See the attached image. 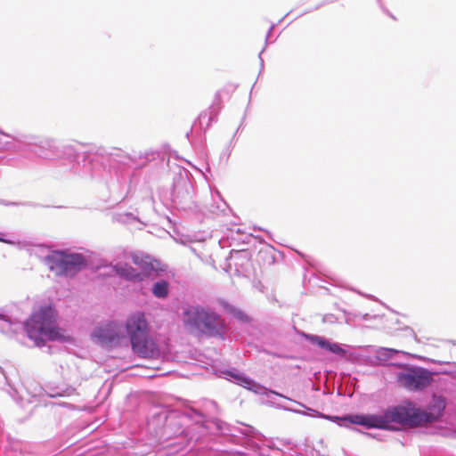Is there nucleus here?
<instances>
[{
	"instance_id": "a878e982",
	"label": "nucleus",
	"mask_w": 456,
	"mask_h": 456,
	"mask_svg": "<svg viewBox=\"0 0 456 456\" xmlns=\"http://www.w3.org/2000/svg\"><path fill=\"white\" fill-rule=\"evenodd\" d=\"M4 436V424H3L2 420L0 419V442L3 440Z\"/></svg>"
},
{
	"instance_id": "4468645a",
	"label": "nucleus",
	"mask_w": 456,
	"mask_h": 456,
	"mask_svg": "<svg viewBox=\"0 0 456 456\" xmlns=\"http://www.w3.org/2000/svg\"><path fill=\"white\" fill-rule=\"evenodd\" d=\"M9 386L8 393L12 397V399L20 404L21 407H24L25 404L31 403L34 402L33 399H35V395H30L27 390L24 389H18L16 387H12V386Z\"/></svg>"
},
{
	"instance_id": "c85d7f7f",
	"label": "nucleus",
	"mask_w": 456,
	"mask_h": 456,
	"mask_svg": "<svg viewBox=\"0 0 456 456\" xmlns=\"http://www.w3.org/2000/svg\"><path fill=\"white\" fill-rule=\"evenodd\" d=\"M207 116H208V114H207V113L201 114V115L200 116V122H202V120H203L204 118H207Z\"/></svg>"
},
{
	"instance_id": "6ab92c4d",
	"label": "nucleus",
	"mask_w": 456,
	"mask_h": 456,
	"mask_svg": "<svg viewBox=\"0 0 456 456\" xmlns=\"http://www.w3.org/2000/svg\"><path fill=\"white\" fill-rule=\"evenodd\" d=\"M76 394V388L71 386L58 387L49 393L50 397L70 396Z\"/></svg>"
},
{
	"instance_id": "412c9836",
	"label": "nucleus",
	"mask_w": 456,
	"mask_h": 456,
	"mask_svg": "<svg viewBox=\"0 0 456 456\" xmlns=\"http://www.w3.org/2000/svg\"><path fill=\"white\" fill-rule=\"evenodd\" d=\"M0 322H2L6 326H12L14 324H18L20 322L16 318H12V316L5 314L4 311L0 312ZM0 329L4 331V326L0 325Z\"/></svg>"
},
{
	"instance_id": "423d86ee",
	"label": "nucleus",
	"mask_w": 456,
	"mask_h": 456,
	"mask_svg": "<svg viewBox=\"0 0 456 456\" xmlns=\"http://www.w3.org/2000/svg\"><path fill=\"white\" fill-rule=\"evenodd\" d=\"M28 337L35 342L37 346H41L46 340H54L58 338L59 331L56 327V314L51 306L41 307L33 313L24 323Z\"/></svg>"
},
{
	"instance_id": "5701e85b",
	"label": "nucleus",
	"mask_w": 456,
	"mask_h": 456,
	"mask_svg": "<svg viewBox=\"0 0 456 456\" xmlns=\"http://www.w3.org/2000/svg\"><path fill=\"white\" fill-rule=\"evenodd\" d=\"M338 321V318L334 314H325L322 318L323 322L334 323Z\"/></svg>"
},
{
	"instance_id": "f03ea898",
	"label": "nucleus",
	"mask_w": 456,
	"mask_h": 456,
	"mask_svg": "<svg viewBox=\"0 0 456 456\" xmlns=\"http://www.w3.org/2000/svg\"><path fill=\"white\" fill-rule=\"evenodd\" d=\"M82 162L85 173L93 178L107 180L114 174L118 179L129 173L131 157L120 149L93 146L83 153Z\"/></svg>"
},
{
	"instance_id": "dca6fc26",
	"label": "nucleus",
	"mask_w": 456,
	"mask_h": 456,
	"mask_svg": "<svg viewBox=\"0 0 456 456\" xmlns=\"http://www.w3.org/2000/svg\"><path fill=\"white\" fill-rule=\"evenodd\" d=\"M20 142L14 136L0 131V151L19 150Z\"/></svg>"
},
{
	"instance_id": "2eb2a0df",
	"label": "nucleus",
	"mask_w": 456,
	"mask_h": 456,
	"mask_svg": "<svg viewBox=\"0 0 456 456\" xmlns=\"http://www.w3.org/2000/svg\"><path fill=\"white\" fill-rule=\"evenodd\" d=\"M133 263L138 265L142 271L140 273H145V278L150 277L151 272L155 271V267L148 256H140L137 254L132 255Z\"/></svg>"
},
{
	"instance_id": "7ed1b4c3",
	"label": "nucleus",
	"mask_w": 456,
	"mask_h": 456,
	"mask_svg": "<svg viewBox=\"0 0 456 456\" xmlns=\"http://www.w3.org/2000/svg\"><path fill=\"white\" fill-rule=\"evenodd\" d=\"M183 321L191 334L224 339L227 331L225 321L208 306L188 305L184 308Z\"/></svg>"
},
{
	"instance_id": "a211bd4d",
	"label": "nucleus",
	"mask_w": 456,
	"mask_h": 456,
	"mask_svg": "<svg viewBox=\"0 0 456 456\" xmlns=\"http://www.w3.org/2000/svg\"><path fill=\"white\" fill-rule=\"evenodd\" d=\"M152 293L158 298H165L168 295V282L161 280L155 282L152 286Z\"/></svg>"
},
{
	"instance_id": "f257e3e1",
	"label": "nucleus",
	"mask_w": 456,
	"mask_h": 456,
	"mask_svg": "<svg viewBox=\"0 0 456 456\" xmlns=\"http://www.w3.org/2000/svg\"><path fill=\"white\" fill-rule=\"evenodd\" d=\"M294 412L322 418L338 423L341 427L360 425L365 428L390 430L391 423L417 427L430 420L428 414L419 408L408 405H398L387 410L383 414H347L342 417L323 414L316 410L306 408L307 411L292 410Z\"/></svg>"
},
{
	"instance_id": "473e14b6",
	"label": "nucleus",
	"mask_w": 456,
	"mask_h": 456,
	"mask_svg": "<svg viewBox=\"0 0 456 456\" xmlns=\"http://www.w3.org/2000/svg\"><path fill=\"white\" fill-rule=\"evenodd\" d=\"M0 240H3L0 238Z\"/></svg>"
},
{
	"instance_id": "aec40b11",
	"label": "nucleus",
	"mask_w": 456,
	"mask_h": 456,
	"mask_svg": "<svg viewBox=\"0 0 456 456\" xmlns=\"http://www.w3.org/2000/svg\"><path fill=\"white\" fill-rule=\"evenodd\" d=\"M398 351L387 348V347H380L378 351V358L381 361H387L390 358H392L395 354H397Z\"/></svg>"
},
{
	"instance_id": "9d476101",
	"label": "nucleus",
	"mask_w": 456,
	"mask_h": 456,
	"mask_svg": "<svg viewBox=\"0 0 456 456\" xmlns=\"http://www.w3.org/2000/svg\"><path fill=\"white\" fill-rule=\"evenodd\" d=\"M30 151L37 157L47 159L57 160L59 153V142L50 137H31L26 142Z\"/></svg>"
},
{
	"instance_id": "7c9ffc66",
	"label": "nucleus",
	"mask_w": 456,
	"mask_h": 456,
	"mask_svg": "<svg viewBox=\"0 0 456 456\" xmlns=\"http://www.w3.org/2000/svg\"><path fill=\"white\" fill-rule=\"evenodd\" d=\"M368 316H369V314H365V315L363 316V319H364V320H368Z\"/></svg>"
},
{
	"instance_id": "20e7f679",
	"label": "nucleus",
	"mask_w": 456,
	"mask_h": 456,
	"mask_svg": "<svg viewBox=\"0 0 456 456\" xmlns=\"http://www.w3.org/2000/svg\"><path fill=\"white\" fill-rule=\"evenodd\" d=\"M183 321L191 334L224 339L227 331L225 321L208 306L188 305L184 308Z\"/></svg>"
},
{
	"instance_id": "4be33fe9",
	"label": "nucleus",
	"mask_w": 456,
	"mask_h": 456,
	"mask_svg": "<svg viewBox=\"0 0 456 456\" xmlns=\"http://www.w3.org/2000/svg\"><path fill=\"white\" fill-rule=\"evenodd\" d=\"M31 252H32V254H34L35 256L39 257L43 263H44V256H46L48 253H51V251L46 247H45L43 245H38V246L34 247L31 249Z\"/></svg>"
},
{
	"instance_id": "ddd939ff",
	"label": "nucleus",
	"mask_w": 456,
	"mask_h": 456,
	"mask_svg": "<svg viewBox=\"0 0 456 456\" xmlns=\"http://www.w3.org/2000/svg\"><path fill=\"white\" fill-rule=\"evenodd\" d=\"M113 269L118 276L129 281H142L145 279V273H140L126 263H118Z\"/></svg>"
},
{
	"instance_id": "bb28decb",
	"label": "nucleus",
	"mask_w": 456,
	"mask_h": 456,
	"mask_svg": "<svg viewBox=\"0 0 456 456\" xmlns=\"http://www.w3.org/2000/svg\"><path fill=\"white\" fill-rule=\"evenodd\" d=\"M265 51V48L262 49V51L260 52L258 57H259V60H260V67H261V69H264V60L262 58V53L263 52Z\"/></svg>"
},
{
	"instance_id": "c756f323",
	"label": "nucleus",
	"mask_w": 456,
	"mask_h": 456,
	"mask_svg": "<svg viewBox=\"0 0 456 456\" xmlns=\"http://www.w3.org/2000/svg\"><path fill=\"white\" fill-rule=\"evenodd\" d=\"M212 121H213V118L211 117V114H209L207 126H208Z\"/></svg>"
},
{
	"instance_id": "1a4fd4ad",
	"label": "nucleus",
	"mask_w": 456,
	"mask_h": 456,
	"mask_svg": "<svg viewBox=\"0 0 456 456\" xmlns=\"http://www.w3.org/2000/svg\"><path fill=\"white\" fill-rule=\"evenodd\" d=\"M92 337L102 346H117L125 339L123 325L115 321L108 322L94 328Z\"/></svg>"
},
{
	"instance_id": "cd10ccee",
	"label": "nucleus",
	"mask_w": 456,
	"mask_h": 456,
	"mask_svg": "<svg viewBox=\"0 0 456 456\" xmlns=\"http://www.w3.org/2000/svg\"><path fill=\"white\" fill-rule=\"evenodd\" d=\"M236 316L240 319V320H244V318L246 317L244 313H242L241 311H239L237 314H236Z\"/></svg>"
},
{
	"instance_id": "6e6552de",
	"label": "nucleus",
	"mask_w": 456,
	"mask_h": 456,
	"mask_svg": "<svg viewBox=\"0 0 456 456\" xmlns=\"http://www.w3.org/2000/svg\"><path fill=\"white\" fill-rule=\"evenodd\" d=\"M401 367L402 371L395 376L396 382L411 392L422 391L433 382V372L417 365L394 364Z\"/></svg>"
},
{
	"instance_id": "0eeeda50",
	"label": "nucleus",
	"mask_w": 456,
	"mask_h": 456,
	"mask_svg": "<svg viewBox=\"0 0 456 456\" xmlns=\"http://www.w3.org/2000/svg\"><path fill=\"white\" fill-rule=\"evenodd\" d=\"M44 264L57 276L65 277H72L86 266L82 254L65 250H52L44 256Z\"/></svg>"
},
{
	"instance_id": "2f4dec72",
	"label": "nucleus",
	"mask_w": 456,
	"mask_h": 456,
	"mask_svg": "<svg viewBox=\"0 0 456 456\" xmlns=\"http://www.w3.org/2000/svg\"><path fill=\"white\" fill-rule=\"evenodd\" d=\"M0 240H3L0 238Z\"/></svg>"
},
{
	"instance_id": "f8f14e48",
	"label": "nucleus",
	"mask_w": 456,
	"mask_h": 456,
	"mask_svg": "<svg viewBox=\"0 0 456 456\" xmlns=\"http://www.w3.org/2000/svg\"><path fill=\"white\" fill-rule=\"evenodd\" d=\"M307 338L312 344L316 345L320 348L324 349L338 356L343 357L346 354V351L338 343L330 342V340L323 337L318 335H309L307 336Z\"/></svg>"
},
{
	"instance_id": "b1692460",
	"label": "nucleus",
	"mask_w": 456,
	"mask_h": 456,
	"mask_svg": "<svg viewBox=\"0 0 456 456\" xmlns=\"http://www.w3.org/2000/svg\"><path fill=\"white\" fill-rule=\"evenodd\" d=\"M7 384V378L4 370L0 368V388Z\"/></svg>"
},
{
	"instance_id": "9b49d317",
	"label": "nucleus",
	"mask_w": 456,
	"mask_h": 456,
	"mask_svg": "<svg viewBox=\"0 0 456 456\" xmlns=\"http://www.w3.org/2000/svg\"><path fill=\"white\" fill-rule=\"evenodd\" d=\"M221 373L225 379L251 390L256 394H263L265 389L264 387L235 368L223 370Z\"/></svg>"
},
{
	"instance_id": "39448f33",
	"label": "nucleus",
	"mask_w": 456,
	"mask_h": 456,
	"mask_svg": "<svg viewBox=\"0 0 456 456\" xmlns=\"http://www.w3.org/2000/svg\"><path fill=\"white\" fill-rule=\"evenodd\" d=\"M125 338L131 344L133 352L142 358H158L159 347L151 335V327L144 313L137 311L129 314L123 325Z\"/></svg>"
},
{
	"instance_id": "f3484780",
	"label": "nucleus",
	"mask_w": 456,
	"mask_h": 456,
	"mask_svg": "<svg viewBox=\"0 0 456 456\" xmlns=\"http://www.w3.org/2000/svg\"><path fill=\"white\" fill-rule=\"evenodd\" d=\"M78 158V151L73 144L59 143L58 159H67L69 161H75Z\"/></svg>"
},
{
	"instance_id": "393cba45",
	"label": "nucleus",
	"mask_w": 456,
	"mask_h": 456,
	"mask_svg": "<svg viewBox=\"0 0 456 456\" xmlns=\"http://www.w3.org/2000/svg\"><path fill=\"white\" fill-rule=\"evenodd\" d=\"M273 28H274V24L271 25V27H270V28H269V30H268V32H267L266 38H265V45H267L268 40H269V37H270V36H271L272 31L273 30Z\"/></svg>"
}]
</instances>
